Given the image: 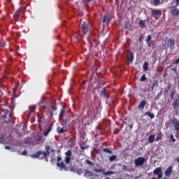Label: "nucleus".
Returning <instances> with one entry per match:
<instances>
[{
	"label": "nucleus",
	"mask_w": 179,
	"mask_h": 179,
	"mask_svg": "<svg viewBox=\"0 0 179 179\" xmlns=\"http://www.w3.org/2000/svg\"><path fill=\"white\" fill-rule=\"evenodd\" d=\"M45 149L46 152L43 151H38L37 153L34 154L32 155V157H34L35 159H45L46 162L48 161V156H50V153H52L54 152V149L51 148L50 145H46L45 147Z\"/></svg>",
	"instance_id": "1"
},
{
	"label": "nucleus",
	"mask_w": 179,
	"mask_h": 179,
	"mask_svg": "<svg viewBox=\"0 0 179 179\" xmlns=\"http://www.w3.org/2000/svg\"><path fill=\"white\" fill-rule=\"evenodd\" d=\"M171 99H173V107H179V94H176V91L171 93Z\"/></svg>",
	"instance_id": "2"
},
{
	"label": "nucleus",
	"mask_w": 179,
	"mask_h": 179,
	"mask_svg": "<svg viewBox=\"0 0 179 179\" xmlns=\"http://www.w3.org/2000/svg\"><path fill=\"white\" fill-rule=\"evenodd\" d=\"M145 162H146L145 157H139L134 160V164L136 167H140V166H143V164H145Z\"/></svg>",
	"instance_id": "3"
},
{
	"label": "nucleus",
	"mask_w": 179,
	"mask_h": 179,
	"mask_svg": "<svg viewBox=\"0 0 179 179\" xmlns=\"http://www.w3.org/2000/svg\"><path fill=\"white\" fill-rule=\"evenodd\" d=\"M153 174L154 176H157L159 179H162L163 177V172H162V168L160 167L156 168L153 171Z\"/></svg>",
	"instance_id": "4"
},
{
	"label": "nucleus",
	"mask_w": 179,
	"mask_h": 179,
	"mask_svg": "<svg viewBox=\"0 0 179 179\" xmlns=\"http://www.w3.org/2000/svg\"><path fill=\"white\" fill-rule=\"evenodd\" d=\"M66 155V157L64 159L65 163H66V164H69V163H71V157L72 156V151L71 150H68L66 152H65Z\"/></svg>",
	"instance_id": "5"
},
{
	"label": "nucleus",
	"mask_w": 179,
	"mask_h": 179,
	"mask_svg": "<svg viewBox=\"0 0 179 179\" xmlns=\"http://www.w3.org/2000/svg\"><path fill=\"white\" fill-rule=\"evenodd\" d=\"M85 175L84 177H87L89 178V177H91L90 179H94L96 177H97V175L93 174L90 171H87V169H84Z\"/></svg>",
	"instance_id": "6"
},
{
	"label": "nucleus",
	"mask_w": 179,
	"mask_h": 179,
	"mask_svg": "<svg viewBox=\"0 0 179 179\" xmlns=\"http://www.w3.org/2000/svg\"><path fill=\"white\" fill-rule=\"evenodd\" d=\"M171 13L173 15V16H178L179 15V9L176 7V6H173L171 7Z\"/></svg>",
	"instance_id": "7"
},
{
	"label": "nucleus",
	"mask_w": 179,
	"mask_h": 179,
	"mask_svg": "<svg viewBox=\"0 0 179 179\" xmlns=\"http://www.w3.org/2000/svg\"><path fill=\"white\" fill-rule=\"evenodd\" d=\"M152 16H162V10L159 9H151Z\"/></svg>",
	"instance_id": "8"
},
{
	"label": "nucleus",
	"mask_w": 179,
	"mask_h": 179,
	"mask_svg": "<svg viewBox=\"0 0 179 179\" xmlns=\"http://www.w3.org/2000/svg\"><path fill=\"white\" fill-rule=\"evenodd\" d=\"M82 29L83 34L85 35L87 34V31H89V26L85 22L82 24Z\"/></svg>",
	"instance_id": "9"
},
{
	"label": "nucleus",
	"mask_w": 179,
	"mask_h": 179,
	"mask_svg": "<svg viewBox=\"0 0 179 179\" xmlns=\"http://www.w3.org/2000/svg\"><path fill=\"white\" fill-rule=\"evenodd\" d=\"M174 44H175L174 40L169 39L168 43H167V48H170L171 50H173L174 49Z\"/></svg>",
	"instance_id": "10"
},
{
	"label": "nucleus",
	"mask_w": 179,
	"mask_h": 179,
	"mask_svg": "<svg viewBox=\"0 0 179 179\" xmlns=\"http://www.w3.org/2000/svg\"><path fill=\"white\" fill-rule=\"evenodd\" d=\"M34 110H36V106H29V110H27L25 114L28 116L30 117V113H34Z\"/></svg>",
	"instance_id": "11"
},
{
	"label": "nucleus",
	"mask_w": 179,
	"mask_h": 179,
	"mask_svg": "<svg viewBox=\"0 0 179 179\" xmlns=\"http://www.w3.org/2000/svg\"><path fill=\"white\" fill-rule=\"evenodd\" d=\"M57 166H58L61 171L64 170L66 171L67 169L65 167V164L63 162H57Z\"/></svg>",
	"instance_id": "12"
},
{
	"label": "nucleus",
	"mask_w": 179,
	"mask_h": 179,
	"mask_svg": "<svg viewBox=\"0 0 179 179\" xmlns=\"http://www.w3.org/2000/svg\"><path fill=\"white\" fill-rule=\"evenodd\" d=\"M34 139L36 142H44V139H43V136L40 134H38Z\"/></svg>",
	"instance_id": "13"
},
{
	"label": "nucleus",
	"mask_w": 179,
	"mask_h": 179,
	"mask_svg": "<svg viewBox=\"0 0 179 179\" xmlns=\"http://www.w3.org/2000/svg\"><path fill=\"white\" fill-rule=\"evenodd\" d=\"M173 171V166H169L165 171V176L166 177H169L170 174H171V172Z\"/></svg>",
	"instance_id": "14"
},
{
	"label": "nucleus",
	"mask_w": 179,
	"mask_h": 179,
	"mask_svg": "<svg viewBox=\"0 0 179 179\" xmlns=\"http://www.w3.org/2000/svg\"><path fill=\"white\" fill-rule=\"evenodd\" d=\"M145 106H146V101L143 100L139 103L138 109L143 110V108H145Z\"/></svg>",
	"instance_id": "15"
},
{
	"label": "nucleus",
	"mask_w": 179,
	"mask_h": 179,
	"mask_svg": "<svg viewBox=\"0 0 179 179\" xmlns=\"http://www.w3.org/2000/svg\"><path fill=\"white\" fill-rule=\"evenodd\" d=\"M138 24L141 29H145L146 27V20H140Z\"/></svg>",
	"instance_id": "16"
},
{
	"label": "nucleus",
	"mask_w": 179,
	"mask_h": 179,
	"mask_svg": "<svg viewBox=\"0 0 179 179\" xmlns=\"http://www.w3.org/2000/svg\"><path fill=\"white\" fill-rule=\"evenodd\" d=\"M155 134H152V135L149 136L148 142L150 143H153V142H155Z\"/></svg>",
	"instance_id": "17"
},
{
	"label": "nucleus",
	"mask_w": 179,
	"mask_h": 179,
	"mask_svg": "<svg viewBox=\"0 0 179 179\" xmlns=\"http://www.w3.org/2000/svg\"><path fill=\"white\" fill-rule=\"evenodd\" d=\"M162 136H163V134H162V131H159L157 134V136L155 138L156 142H159V141H160L162 139Z\"/></svg>",
	"instance_id": "18"
},
{
	"label": "nucleus",
	"mask_w": 179,
	"mask_h": 179,
	"mask_svg": "<svg viewBox=\"0 0 179 179\" xmlns=\"http://www.w3.org/2000/svg\"><path fill=\"white\" fill-rule=\"evenodd\" d=\"M148 66H149V64L148 62H145L143 65V71H148Z\"/></svg>",
	"instance_id": "19"
},
{
	"label": "nucleus",
	"mask_w": 179,
	"mask_h": 179,
	"mask_svg": "<svg viewBox=\"0 0 179 179\" xmlns=\"http://www.w3.org/2000/svg\"><path fill=\"white\" fill-rule=\"evenodd\" d=\"M20 12H22V8H19L16 12L15 14L14 15V17L15 19H17V16H19V15H20Z\"/></svg>",
	"instance_id": "20"
},
{
	"label": "nucleus",
	"mask_w": 179,
	"mask_h": 179,
	"mask_svg": "<svg viewBox=\"0 0 179 179\" xmlns=\"http://www.w3.org/2000/svg\"><path fill=\"white\" fill-rule=\"evenodd\" d=\"M98 114H99V109H96L95 110L92 112V115H93L94 117V118H96V117H97Z\"/></svg>",
	"instance_id": "21"
},
{
	"label": "nucleus",
	"mask_w": 179,
	"mask_h": 179,
	"mask_svg": "<svg viewBox=\"0 0 179 179\" xmlns=\"http://www.w3.org/2000/svg\"><path fill=\"white\" fill-rule=\"evenodd\" d=\"M145 114H146V115H148V117H150V118H151V119L155 118V114H153L150 112H146Z\"/></svg>",
	"instance_id": "22"
},
{
	"label": "nucleus",
	"mask_w": 179,
	"mask_h": 179,
	"mask_svg": "<svg viewBox=\"0 0 179 179\" xmlns=\"http://www.w3.org/2000/svg\"><path fill=\"white\" fill-rule=\"evenodd\" d=\"M174 127H175L176 131H179V121L175 122Z\"/></svg>",
	"instance_id": "23"
},
{
	"label": "nucleus",
	"mask_w": 179,
	"mask_h": 179,
	"mask_svg": "<svg viewBox=\"0 0 179 179\" xmlns=\"http://www.w3.org/2000/svg\"><path fill=\"white\" fill-rule=\"evenodd\" d=\"M51 129H52V128L51 127H50L47 131L44 133V136H48V134H50V132H51Z\"/></svg>",
	"instance_id": "24"
},
{
	"label": "nucleus",
	"mask_w": 179,
	"mask_h": 179,
	"mask_svg": "<svg viewBox=\"0 0 179 179\" xmlns=\"http://www.w3.org/2000/svg\"><path fill=\"white\" fill-rule=\"evenodd\" d=\"M102 22H103V23H108V22H110V20L108 19V17L105 15L103 17Z\"/></svg>",
	"instance_id": "25"
},
{
	"label": "nucleus",
	"mask_w": 179,
	"mask_h": 179,
	"mask_svg": "<svg viewBox=\"0 0 179 179\" xmlns=\"http://www.w3.org/2000/svg\"><path fill=\"white\" fill-rule=\"evenodd\" d=\"M106 87H103V90L101 92V96H103V97H106Z\"/></svg>",
	"instance_id": "26"
},
{
	"label": "nucleus",
	"mask_w": 179,
	"mask_h": 179,
	"mask_svg": "<svg viewBox=\"0 0 179 179\" xmlns=\"http://www.w3.org/2000/svg\"><path fill=\"white\" fill-rule=\"evenodd\" d=\"M76 173L78 175V176H82V174H83V170L79 169H77L76 171Z\"/></svg>",
	"instance_id": "27"
},
{
	"label": "nucleus",
	"mask_w": 179,
	"mask_h": 179,
	"mask_svg": "<svg viewBox=\"0 0 179 179\" xmlns=\"http://www.w3.org/2000/svg\"><path fill=\"white\" fill-rule=\"evenodd\" d=\"M111 174H114V172L111 171H108L106 172H103L104 176H111Z\"/></svg>",
	"instance_id": "28"
},
{
	"label": "nucleus",
	"mask_w": 179,
	"mask_h": 179,
	"mask_svg": "<svg viewBox=\"0 0 179 179\" xmlns=\"http://www.w3.org/2000/svg\"><path fill=\"white\" fill-rule=\"evenodd\" d=\"M153 3L155 6H157L158 5H160V0H153Z\"/></svg>",
	"instance_id": "29"
},
{
	"label": "nucleus",
	"mask_w": 179,
	"mask_h": 179,
	"mask_svg": "<svg viewBox=\"0 0 179 179\" xmlns=\"http://www.w3.org/2000/svg\"><path fill=\"white\" fill-rule=\"evenodd\" d=\"M145 80H146V75L143 74L140 78V82H145Z\"/></svg>",
	"instance_id": "30"
},
{
	"label": "nucleus",
	"mask_w": 179,
	"mask_h": 179,
	"mask_svg": "<svg viewBox=\"0 0 179 179\" xmlns=\"http://www.w3.org/2000/svg\"><path fill=\"white\" fill-rule=\"evenodd\" d=\"M128 59L129 62H132V61H134V54L131 53L130 55L129 56Z\"/></svg>",
	"instance_id": "31"
},
{
	"label": "nucleus",
	"mask_w": 179,
	"mask_h": 179,
	"mask_svg": "<svg viewBox=\"0 0 179 179\" xmlns=\"http://www.w3.org/2000/svg\"><path fill=\"white\" fill-rule=\"evenodd\" d=\"M116 159H117V156H115V155H113L109 157L110 162H114V160H115Z\"/></svg>",
	"instance_id": "32"
},
{
	"label": "nucleus",
	"mask_w": 179,
	"mask_h": 179,
	"mask_svg": "<svg viewBox=\"0 0 179 179\" xmlns=\"http://www.w3.org/2000/svg\"><path fill=\"white\" fill-rule=\"evenodd\" d=\"M57 132L59 134H62V132H64V129L62 127H57Z\"/></svg>",
	"instance_id": "33"
},
{
	"label": "nucleus",
	"mask_w": 179,
	"mask_h": 179,
	"mask_svg": "<svg viewBox=\"0 0 179 179\" xmlns=\"http://www.w3.org/2000/svg\"><path fill=\"white\" fill-rule=\"evenodd\" d=\"M94 171H95V173H103V169H94Z\"/></svg>",
	"instance_id": "34"
},
{
	"label": "nucleus",
	"mask_w": 179,
	"mask_h": 179,
	"mask_svg": "<svg viewBox=\"0 0 179 179\" xmlns=\"http://www.w3.org/2000/svg\"><path fill=\"white\" fill-rule=\"evenodd\" d=\"M150 40H152V36H150V35H148L146 40L147 43L150 42Z\"/></svg>",
	"instance_id": "35"
},
{
	"label": "nucleus",
	"mask_w": 179,
	"mask_h": 179,
	"mask_svg": "<svg viewBox=\"0 0 179 179\" xmlns=\"http://www.w3.org/2000/svg\"><path fill=\"white\" fill-rule=\"evenodd\" d=\"M103 152H106V153H109L110 155H111V150H110L109 149H103Z\"/></svg>",
	"instance_id": "36"
},
{
	"label": "nucleus",
	"mask_w": 179,
	"mask_h": 179,
	"mask_svg": "<svg viewBox=\"0 0 179 179\" xmlns=\"http://www.w3.org/2000/svg\"><path fill=\"white\" fill-rule=\"evenodd\" d=\"M170 138H171L172 142H176V138H174V136L173 134H171L170 136Z\"/></svg>",
	"instance_id": "37"
},
{
	"label": "nucleus",
	"mask_w": 179,
	"mask_h": 179,
	"mask_svg": "<svg viewBox=\"0 0 179 179\" xmlns=\"http://www.w3.org/2000/svg\"><path fill=\"white\" fill-rule=\"evenodd\" d=\"M21 155H22V156H26V155H27V150H24L21 153Z\"/></svg>",
	"instance_id": "38"
},
{
	"label": "nucleus",
	"mask_w": 179,
	"mask_h": 179,
	"mask_svg": "<svg viewBox=\"0 0 179 179\" xmlns=\"http://www.w3.org/2000/svg\"><path fill=\"white\" fill-rule=\"evenodd\" d=\"M174 2H176V6H178V5H179V0H174Z\"/></svg>",
	"instance_id": "39"
},
{
	"label": "nucleus",
	"mask_w": 179,
	"mask_h": 179,
	"mask_svg": "<svg viewBox=\"0 0 179 179\" xmlns=\"http://www.w3.org/2000/svg\"><path fill=\"white\" fill-rule=\"evenodd\" d=\"M87 164H91V166H93V163H92V162L87 160Z\"/></svg>",
	"instance_id": "40"
},
{
	"label": "nucleus",
	"mask_w": 179,
	"mask_h": 179,
	"mask_svg": "<svg viewBox=\"0 0 179 179\" xmlns=\"http://www.w3.org/2000/svg\"><path fill=\"white\" fill-rule=\"evenodd\" d=\"M64 114V110L61 111V113L59 114L60 118H62V115Z\"/></svg>",
	"instance_id": "41"
},
{
	"label": "nucleus",
	"mask_w": 179,
	"mask_h": 179,
	"mask_svg": "<svg viewBox=\"0 0 179 179\" xmlns=\"http://www.w3.org/2000/svg\"><path fill=\"white\" fill-rule=\"evenodd\" d=\"M147 44L149 47H152V42L150 41V42L147 43Z\"/></svg>",
	"instance_id": "42"
},
{
	"label": "nucleus",
	"mask_w": 179,
	"mask_h": 179,
	"mask_svg": "<svg viewBox=\"0 0 179 179\" xmlns=\"http://www.w3.org/2000/svg\"><path fill=\"white\" fill-rule=\"evenodd\" d=\"M179 63V58L176 59L175 61V64H178Z\"/></svg>",
	"instance_id": "43"
},
{
	"label": "nucleus",
	"mask_w": 179,
	"mask_h": 179,
	"mask_svg": "<svg viewBox=\"0 0 179 179\" xmlns=\"http://www.w3.org/2000/svg\"><path fill=\"white\" fill-rule=\"evenodd\" d=\"M62 160V158L61 157H57V162H61Z\"/></svg>",
	"instance_id": "44"
},
{
	"label": "nucleus",
	"mask_w": 179,
	"mask_h": 179,
	"mask_svg": "<svg viewBox=\"0 0 179 179\" xmlns=\"http://www.w3.org/2000/svg\"><path fill=\"white\" fill-rule=\"evenodd\" d=\"M154 17H155V20H157L159 19V17H157V15L154 16Z\"/></svg>",
	"instance_id": "45"
},
{
	"label": "nucleus",
	"mask_w": 179,
	"mask_h": 179,
	"mask_svg": "<svg viewBox=\"0 0 179 179\" xmlns=\"http://www.w3.org/2000/svg\"><path fill=\"white\" fill-rule=\"evenodd\" d=\"M155 86H156L155 83L153 84L152 87V90H153V89L155 88Z\"/></svg>",
	"instance_id": "46"
},
{
	"label": "nucleus",
	"mask_w": 179,
	"mask_h": 179,
	"mask_svg": "<svg viewBox=\"0 0 179 179\" xmlns=\"http://www.w3.org/2000/svg\"><path fill=\"white\" fill-rule=\"evenodd\" d=\"M5 149L9 150V149H10V147L7 145L5 147Z\"/></svg>",
	"instance_id": "47"
},
{
	"label": "nucleus",
	"mask_w": 179,
	"mask_h": 179,
	"mask_svg": "<svg viewBox=\"0 0 179 179\" xmlns=\"http://www.w3.org/2000/svg\"><path fill=\"white\" fill-rule=\"evenodd\" d=\"M1 47H5V43H1Z\"/></svg>",
	"instance_id": "48"
},
{
	"label": "nucleus",
	"mask_w": 179,
	"mask_h": 179,
	"mask_svg": "<svg viewBox=\"0 0 179 179\" xmlns=\"http://www.w3.org/2000/svg\"><path fill=\"white\" fill-rule=\"evenodd\" d=\"M84 1H87V2H90V1H92L93 0H84Z\"/></svg>",
	"instance_id": "49"
},
{
	"label": "nucleus",
	"mask_w": 179,
	"mask_h": 179,
	"mask_svg": "<svg viewBox=\"0 0 179 179\" xmlns=\"http://www.w3.org/2000/svg\"><path fill=\"white\" fill-rule=\"evenodd\" d=\"M0 96H2V91H0Z\"/></svg>",
	"instance_id": "50"
},
{
	"label": "nucleus",
	"mask_w": 179,
	"mask_h": 179,
	"mask_svg": "<svg viewBox=\"0 0 179 179\" xmlns=\"http://www.w3.org/2000/svg\"><path fill=\"white\" fill-rule=\"evenodd\" d=\"M52 108H53V110H57V108H55V107H53Z\"/></svg>",
	"instance_id": "51"
},
{
	"label": "nucleus",
	"mask_w": 179,
	"mask_h": 179,
	"mask_svg": "<svg viewBox=\"0 0 179 179\" xmlns=\"http://www.w3.org/2000/svg\"><path fill=\"white\" fill-rule=\"evenodd\" d=\"M0 83H2V79H0Z\"/></svg>",
	"instance_id": "52"
},
{
	"label": "nucleus",
	"mask_w": 179,
	"mask_h": 179,
	"mask_svg": "<svg viewBox=\"0 0 179 179\" xmlns=\"http://www.w3.org/2000/svg\"><path fill=\"white\" fill-rule=\"evenodd\" d=\"M0 143H3V141H1V140H0Z\"/></svg>",
	"instance_id": "53"
},
{
	"label": "nucleus",
	"mask_w": 179,
	"mask_h": 179,
	"mask_svg": "<svg viewBox=\"0 0 179 179\" xmlns=\"http://www.w3.org/2000/svg\"><path fill=\"white\" fill-rule=\"evenodd\" d=\"M164 179H169V178H164Z\"/></svg>",
	"instance_id": "54"
},
{
	"label": "nucleus",
	"mask_w": 179,
	"mask_h": 179,
	"mask_svg": "<svg viewBox=\"0 0 179 179\" xmlns=\"http://www.w3.org/2000/svg\"><path fill=\"white\" fill-rule=\"evenodd\" d=\"M117 2H118V1H120V0H116Z\"/></svg>",
	"instance_id": "55"
},
{
	"label": "nucleus",
	"mask_w": 179,
	"mask_h": 179,
	"mask_svg": "<svg viewBox=\"0 0 179 179\" xmlns=\"http://www.w3.org/2000/svg\"><path fill=\"white\" fill-rule=\"evenodd\" d=\"M1 141H3V138H1Z\"/></svg>",
	"instance_id": "56"
},
{
	"label": "nucleus",
	"mask_w": 179,
	"mask_h": 179,
	"mask_svg": "<svg viewBox=\"0 0 179 179\" xmlns=\"http://www.w3.org/2000/svg\"><path fill=\"white\" fill-rule=\"evenodd\" d=\"M173 71H176V69H173Z\"/></svg>",
	"instance_id": "57"
}]
</instances>
